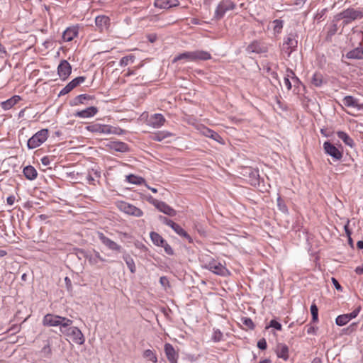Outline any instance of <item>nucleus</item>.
<instances>
[{
	"label": "nucleus",
	"mask_w": 363,
	"mask_h": 363,
	"mask_svg": "<svg viewBox=\"0 0 363 363\" xmlns=\"http://www.w3.org/2000/svg\"><path fill=\"white\" fill-rule=\"evenodd\" d=\"M73 321L66 317L58 315L48 313L43 318V325L48 327L60 326V331L62 333L65 328L70 326Z\"/></svg>",
	"instance_id": "f257e3e1"
},
{
	"label": "nucleus",
	"mask_w": 363,
	"mask_h": 363,
	"mask_svg": "<svg viewBox=\"0 0 363 363\" xmlns=\"http://www.w3.org/2000/svg\"><path fill=\"white\" fill-rule=\"evenodd\" d=\"M203 267L219 276L225 277L229 274L228 269L219 261L213 258L206 262Z\"/></svg>",
	"instance_id": "f03ea898"
},
{
	"label": "nucleus",
	"mask_w": 363,
	"mask_h": 363,
	"mask_svg": "<svg viewBox=\"0 0 363 363\" xmlns=\"http://www.w3.org/2000/svg\"><path fill=\"white\" fill-rule=\"evenodd\" d=\"M363 14L359 10L354 9H347L339 13L335 16V20L340 21L343 19L345 24L350 23L356 19L361 18Z\"/></svg>",
	"instance_id": "7ed1b4c3"
},
{
	"label": "nucleus",
	"mask_w": 363,
	"mask_h": 363,
	"mask_svg": "<svg viewBox=\"0 0 363 363\" xmlns=\"http://www.w3.org/2000/svg\"><path fill=\"white\" fill-rule=\"evenodd\" d=\"M48 137V130L42 129L34 134L27 143V146L29 149H35L40 146Z\"/></svg>",
	"instance_id": "20e7f679"
},
{
	"label": "nucleus",
	"mask_w": 363,
	"mask_h": 363,
	"mask_svg": "<svg viewBox=\"0 0 363 363\" xmlns=\"http://www.w3.org/2000/svg\"><path fill=\"white\" fill-rule=\"evenodd\" d=\"M62 333L72 338V341L76 344L83 345L85 342V338L82 331L77 327L72 326V325L65 328Z\"/></svg>",
	"instance_id": "39448f33"
},
{
	"label": "nucleus",
	"mask_w": 363,
	"mask_h": 363,
	"mask_svg": "<svg viewBox=\"0 0 363 363\" xmlns=\"http://www.w3.org/2000/svg\"><path fill=\"white\" fill-rule=\"evenodd\" d=\"M236 4L231 0H222L218 5L216 11L214 18L220 19L228 11L235 9Z\"/></svg>",
	"instance_id": "423d86ee"
},
{
	"label": "nucleus",
	"mask_w": 363,
	"mask_h": 363,
	"mask_svg": "<svg viewBox=\"0 0 363 363\" xmlns=\"http://www.w3.org/2000/svg\"><path fill=\"white\" fill-rule=\"evenodd\" d=\"M151 240L152 242L160 247H162L164 250V252L168 255H173L174 250L172 247L167 242V241L157 233L151 232L150 233Z\"/></svg>",
	"instance_id": "0eeeda50"
},
{
	"label": "nucleus",
	"mask_w": 363,
	"mask_h": 363,
	"mask_svg": "<svg viewBox=\"0 0 363 363\" xmlns=\"http://www.w3.org/2000/svg\"><path fill=\"white\" fill-rule=\"evenodd\" d=\"M88 131L91 133H103V134H112V133H118L116 130L113 129L112 127L108 125H103L99 123H93L90 124L85 128Z\"/></svg>",
	"instance_id": "6e6552de"
},
{
	"label": "nucleus",
	"mask_w": 363,
	"mask_h": 363,
	"mask_svg": "<svg viewBox=\"0 0 363 363\" xmlns=\"http://www.w3.org/2000/svg\"><path fill=\"white\" fill-rule=\"evenodd\" d=\"M148 201L164 214L169 216H174L176 215V211L163 201H158L152 196L148 198Z\"/></svg>",
	"instance_id": "1a4fd4ad"
},
{
	"label": "nucleus",
	"mask_w": 363,
	"mask_h": 363,
	"mask_svg": "<svg viewBox=\"0 0 363 363\" xmlns=\"http://www.w3.org/2000/svg\"><path fill=\"white\" fill-rule=\"evenodd\" d=\"M118 208L125 213L140 217L143 215V211L136 206L127 202L121 201L118 203Z\"/></svg>",
	"instance_id": "9d476101"
},
{
	"label": "nucleus",
	"mask_w": 363,
	"mask_h": 363,
	"mask_svg": "<svg viewBox=\"0 0 363 363\" xmlns=\"http://www.w3.org/2000/svg\"><path fill=\"white\" fill-rule=\"evenodd\" d=\"M323 149L325 152L332 157L335 160H340L342 157V150H340L329 141H325L323 143Z\"/></svg>",
	"instance_id": "9b49d317"
},
{
	"label": "nucleus",
	"mask_w": 363,
	"mask_h": 363,
	"mask_svg": "<svg viewBox=\"0 0 363 363\" xmlns=\"http://www.w3.org/2000/svg\"><path fill=\"white\" fill-rule=\"evenodd\" d=\"M98 237L101 242L109 250L116 252H121L122 251V247L119 245H118L116 242L113 241L112 240L107 238L106 235H104V233L98 232Z\"/></svg>",
	"instance_id": "f8f14e48"
},
{
	"label": "nucleus",
	"mask_w": 363,
	"mask_h": 363,
	"mask_svg": "<svg viewBox=\"0 0 363 363\" xmlns=\"http://www.w3.org/2000/svg\"><path fill=\"white\" fill-rule=\"evenodd\" d=\"M296 46H297V40L296 39V35L293 33H290L286 38V40H284V42L283 43L282 49L289 56L290 54L291 53V52L295 50Z\"/></svg>",
	"instance_id": "ddd939ff"
},
{
	"label": "nucleus",
	"mask_w": 363,
	"mask_h": 363,
	"mask_svg": "<svg viewBox=\"0 0 363 363\" xmlns=\"http://www.w3.org/2000/svg\"><path fill=\"white\" fill-rule=\"evenodd\" d=\"M72 72L70 64L65 60L60 62L57 67V73L60 79L65 80L69 76Z\"/></svg>",
	"instance_id": "4468645a"
},
{
	"label": "nucleus",
	"mask_w": 363,
	"mask_h": 363,
	"mask_svg": "<svg viewBox=\"0 0 363 363\" xmlns=\"http://www.w3.org/2000/svg\"><path fill=\"white\" fill-rule=\"evenodd\" d=\"M164 353L169 363H177L179 354L170 343H165Z\"/></svg>",
	"instance_id": "2eb2a0df"
},
{
	"label": "nucleus",
	"mask_w": 363,
	"mask_h": 363,
	"mask_svg": "<svg viewBox=\"0 0 363 363\" xmlns=\"http://www.w3.org/2000/svg\"><path fill=\"white\" fill-rule=\"evenodd\" d=\"M95 23L100 32L108 30L110 26V19L106 16H99L95 19Z\"/></svg>",
	"instance_id": "dca6fc26"
},
{
	"label": "nucleus",
	"mask_w": 363,
	"mask_h": 363,
	"mask_svg": "<svg viewBox=\"0 0 363 363\" xmlns=\"http://www.w3.org/2000/svg\"><path fill=\"white\" fill-rule=\"evenodd\" d=\"M165 123L164 117L160 113L152 115L148 120V125L154 128H159Z\"/></svg>",
	"instance_id": "f3484780"
},
{
	"label": "nucleus",
	"mask_w": 363,
	"mask_h": 363,
	"mask_svg": "<svg viewBox=\"0 0 363 363\" xmlns=\"http://www.w3.org/2000/svg\"><path fill=\"white\" fill-rule=\"evenodd\" d=\"M85 81L84 77H78L67 84L60 92V95H65L71 91L77 86Z\"/></svg>",
	"instance_id": "a211bd4d"
},
{
	"label": "nucleus",
	"mask_w": 363,
	"mask_h": 363,
	"mask_svg": "<svg viewBox=\"0 0 363 363\" xmlns=\"http://www.w3.org/2000/svg\"><path fill=\"white\" fill-rule=\"evenodd\" d=\"M342 104L357 111L363 109V105L359 104L358 101L352 96H347L344 97L342 99Z\"/></svg>",
	"instance_id": "6ab92c4d"
},
{
	"label": "nucleus",
	"mask_w": 363,
	"mask_h": 363,
	"mask_svg": "<svg viewBox=\"0 0 363 363\" xmlns=\"http://www.w3.org/2000/svg\"><path fill=\"white\" fill-rule=\"evenodd\" d=\"M154 5L160 9H168L179 5L178 0H155Z\"/></svg>",
	"instance_id": "aec40b11"
},
{
	"label": "nucleus",
	"mask_w": 363,
	"mask_h": 363,
	"mask_svg": "<svg viewBox=\"0 0 363 363\" xmlns=\"http://www.w3.org/2000/svg\"><path fill=\"white\" fill-rule=\"evenodd\" d=\"M276 354L279 358L286 361L289 359V347L285 344H278L276 349Z\"/></svg>",
	"instance_id": "412c9836"
},
{
	"label": "nucleus",
	"mask_w": 363,
	"mask_h": 363,
	"mask_svg": "<svg viewBox=\"0 0 363 363\" xmlns=\"http://www.w3.org/2000/svg\"><path fill=\"white\" fill-rule=\"evenodd\" d=\"M98 110L94 106H90L80 111H77L74 116L79 118H89L94 116Z\"/></svg>",
	"instance_id": "4be33fe9"
},
{
	"label": "nucleus",
	"mask_w": 363,
	"mask_h": 363,
	"mask_svg": "<svg viewBox=\"0 0 363 363\" xmlns=\"http://www.w3.org/2000/svg\"><path fill=\"white\" fill-rule=\"evenodd\" d=\"M78 34V30L75 27L68 28H67L63 34L62 39L64 41L69 42L72 40Z\"/></svg>",
	"instance_id": "5701e85b"
},
{
	"label": "nucleus",
	"mask_w": 363,
	"mask_h": 363,
	"mask_svg": "<svg viewBox=\"0 0 363 363\" xmlns=\"http://www.w3.org/2000/svg\"><path fill=\"white\" fill-rule=\"evenodd\" d=\"M347 59L363 60V47H358L347 52Z\"/></svg>",
	"instance_id": "b1692460"
},
{
	"label": "nucleus",
	"mask_w": 363,
	"mask_h": 363,
	"mask_svg": "<svg viewBox=\"0 0 363 363\" xmlns=\"http://www.w3.org/2000/svg\"><path fill=\"white\" fill-rule=\"evenodd\" d=\"M111 150L117 152H124L128 150V146L125 143L120 141H113L107 145Z\"/></svg>",
	"instance_id": "393cba45"
},
{
	"label": "nucleus",
	"mask_w": 363,
	"mask_h": 363,
	"mask_svg": "<svg viewBox=\"0 0 363 363\" xmlns=\"http://www.w3.org/2000/svg\"><path fill=\"white\" fill-rule=\"evenodd\" d=\"M194 61H199V60H208L211 58V55L209 52L204 50H194L192 51Z\"/></svg>",
	"instance_id": "a878e982"
},
{
	"label": "nucleus",
	"mask_w": 363,
	"mask_h": 363,
	"mask_svg": "<svg viewBox=\"0 0 363 363\" xmlns=\"http://www.w3.org/2000/svg\"><path fill=\"white\" fill-rule=\"evenodd\" d=\"M179 60H184V62H194L192 51L185 52L177 55L174 58L173 62H176Z\"/></svg>",
	"instance_id": "bb28decb"
},
{
	"label": "nucleus",
	"mask_w": 363,
	"mask_h": 363,
	"mask_svg": "<svg viewBox=\"0 0 363 363\" xmlns=\"http://www.w3.org/2000/svg\"><path fill=\"white\" fill-rule=\"evenodd\" d=\"M21 98L19 96H13L11 99L3 101L1 104V106L4 110H9L11 108H12L15 104H16L19 101Z\"/></svg>",
	"instance_id": "cd10ccee"
},
{
	"label": "nucleus",
	"mask_w": 363,
	"mask_h": 363,
	"mask_svg": "<svg viewBox=\"0 0 363 363\" xmlns=\"http://www.w3.org/2000/svg\"><path fill=\"white\" fill-rule=\"evenodd\" d=\"M123 259L125 261L130 272L134 274L136 272V267L132 257L128 253H124L123 255Z\"/></svg>",
	"instance_id": "c85d7f7f"
},
{
	"label": "nucleus",
	"mask_w": 363,
	"mask_h": 363,
	"mask_svg": "<svg viewBox=\"0 0 363 363\" xmlns=\"http://www.w3.org/2000/svg\"><path fill=\"white\" fill-rule=\"evenodd\" d=\"M23 174L25 177L30 179L33 180L36 178L37 177V171L32 166H27L23 169Z\"/></svg>",
	"instance_id": "c756f323"
},
{
	"label": "nucleus",
	"mask_w": 363,
	"mask_h": 363,
	"mask_svg": "<svg viewBox=\"0 0 363 363\" xmlns=\"http://www.w3.org/2000/svg\"><path fill=\"white\" fill-rule=\"evenodd\" d=\"M337 135L340 139H341L347 145L352 147L354 146L353 140L345 132L338 131Z\"/></svg>",
	"instance_id": "7c9ffc66"
},
{
	"label": "nucleus",
	"mask_w": 363,
	"mask_h": 363,
	"mask_svg": "<svg viewBox=\"0 0 363 363\" xmlns=\"http://www.w3.org/2000/svg\"><path fill=\"white\" fill-rule=\"evenodd\" d=\"M248 50L252 52L262 53L265 52L267 49L264 46H261L259 43L254 42L250 44L248 48Z\"/></svg>",
	"instance_id": "2f4dec72"
},
{
	"label": "nucleus",
	"mask_w": 363,
	"mask_h": 363,
	"mask_svg": "<svg viewBox=\"0 0 363 363\" xmlns=\"http://www.w3.org/2000/svg\"><path fill=\"white\" fill-rule=\"evenodd\" d=\"M311 82L315 86H320L323 82V77L320 73L315 72L313 75Z\"/></svg>",
	"instance_id": "473e14b6"
},
{
	"label": "nucleus",
	"mask_w": 363,
	"mask_h": 363,
	"mask_svg": "<svg viewBox=\"0 0 363 363\" xmlns=\"http://www.w3.org/2000/svg\"><path fill=\"white\" fill-rule=\"evenodd\" d=\"M174 231L182 237H183L185 240L188 241L189 243L193 242V239L190 236V235L184 230V228H173Z\"/></svg>",
	"instance_id": "72a5a7b5"
},
{
	"label": "nucleus",
	"mask_w": 363,
	"mask_h": 363,
	"mask_svg": "<svg viewBox=\"0 0 363 363\" xmlns=\"http://www.w3.org/2000/svg\"><path fill=\"white\" fill-rule=\"evenodd\" d=\"M349 322L350 320L346 314L340 315L335 318V323L338 326H344Z\"/></svg>",
	"instance_id": "f704fd0d"
},
{
	"label": "nucleus",
	"mask_w": 363,
	"mask_h": 363,
	"mask_svg": "<svg viewBox=\"0 0 363 363\" xmlns=\"http://www.w3.org/2000/svg\"><path fill=\"white\" fill-rule=\"evenodd\" d=\"M1 230L8 237L10 242H16V235L13 228H1Z\"/></svg>",
	"instance_id": "c9c22d12"
},
{
	"label": "nucleus",
	"mask_w": 363,
	"mask_h": 363,
	"mask_svg": "<svg viewBox=\"0 0 363 363\" xmlns=\"http://www.w3.org/2000/svg\"><path fill=\"white\" fill-rule=\"evenodd\" d=\"M311 313L312 315L311 321L313 323H317L318 321V308L315 303L311 306Z\"/></svg>",
	"instance_id": "e433bc0d"
},
{
	"label": "nucleus",
	"mask_w": 363,
	"mask_h": 363,
	"mask_svg": "<svg viewBox=\"0 0 363 363\" xmlns=\"http://www.w3.org/2000/svg\"><path fill=\"white\" fill-rule=\"evenodd\" d=\"M171 135L172 134L169 132H160L155 134L152 136V139L155 141H162Z\"/></svg>",
	"instance_id": "4c0bfd02"
},
{
	"label": "nucleus",
	"mask_w": 363,
	"mask_h": 363,
	"mask_svg": "<svg viewBox=\"0 0 363 363\" xmlns=\"http://www.w3.org/2000/svg\"><path fill=\"white\" fill-rule=\"evenodd\" d=\"M127 180L128 182L135 184H140L145 182L144 179H143L142 177H136L133 174L127 176Z\"/></svg>",
	"instance_id": "58836bf2"
},
{
	"label": "nucleus",
	"mask_w": 363,
	"mask_h": 363,
	"mask_svg": "<svg viewBox=\"0 0 363 363\" xmlns=\"http://www.w3.org/2000/svg\"><path fill=\"white\" fill-rule=\"evenodd\" d=\"M242 323L247 327L250 330H253L255 328V324L252 320L248 317H242L240 319Z\"/></svg>",
	"instance_id": "ea45409f"
},
{
	"label": "nucleus",
	"mask_w": 363,
	"mask_h": 363,
	"mask_svg": "<svg viewBox=\"0 0 363 363\" xmlns=\"http://www.w3.org/2000/svg\"><path fill=\"white\" fill-rule=\"evenodd\" d=\"M134 60L135 57L131 55L123 57L120 61V65L121 66H127L130 63H133L134 62Z\"/></svg>",
	"instance_id": "a19ab883"
},
{
	"label": "nucleus",
	"mask_w": 363,
	"mask_h": 363,
	"mask_svg": "<svg viewBox=\"0 0 363 363\" xmlns=\"http://www.w3.org/2000/svg\"><path fill=\"white\" fill-rule=\"evenodd\" d=\"M223 335L219 329H216V330L214 329L213 333L212 335V340L213 342H218L223 340Z\"/></svg>",
	"instance_id": "79ce46f5"
},
{
	"label": "nucleus",
	"mask_w": 363,
	"mask_h": 363,
	"mask_svg": "<svg viewBox=\"0 0 363 363\" xmlns=\"http://www.w3.org/2000/svg\"><path fill=\"white\" fill-rule=\"evenodd\" d=\"M144 357L148 358L153 362H156L157 361V357L151 350H146L144 352Z\"/></svg>",
	"instance_id": "37998d69"
},
{
	"label": "nucleus",
	"mask_w": 363,
	"mask_h": 363,
	"mask_svg": "<svg viewBox=\"0 0 363 363\" xmlns=\"http://www.w3.org/2000/svg\"><path fill=\"white\" fill-rule=\"evenodd\" d=\"M274 23V30L277 33H280L283 28V21L281 20H274L273 21Z\"/></svg>",
	"instance_id": "c03bdc74"
},
{
	"label": "nucleus",
	"mask_w": 363,
	"mask_h": 363,
	"mask_svg": "<svg viewBox=\"0 0 363 363\" xmlns=\"http://www.w3.org/2000/svg\"><path fill=\"white\" fill-rule=\"evenodd\" d=\"M361 309H362L361 306H359L352 312L346 314V315H347V318L350 320V321L352 319L355 318L358 315V314L359 313Z\"/></svg>",
	"instance_id": "a18cd8bd"
},
{
	"label": "nucleus",
	"mask_w": 363,
	"mask_h": 363,
	"mask_svg": "<svg viewBox=\"0 0 363 363\" xmlns=\"http://www.w3.org/2000/svg\"><path fill=\"white\" fill-rule=\"evenodd\" d=\"M42 352L44 353V355L47 357H50L51 356L52 350L49 343H48L43 347Z\"/></svg>",
	"instance_id": "49530a36"
},
{
	"label": "nucleus",
	"mask_w": 363,
	"mask_h": 363,
	"mask_svg": "<svg viewBox=\"0 0 363 363\" xmlns=\"http://www.w3.org/2000/svg\"><path fill=\"white\" fill-rule=\"evenodd\" d=\"M269 327H272V328H273L277 330H279V331L281 330V329H282L281 324L274 319H272L270 320Z\"/></svg>",
	"instance_id": "de8ad7c7"
},
{
	"label": "nucleus",
	"mask_w": 363,
	"mask_h": 363,
	"mask_svg": "<svg viewBox=\"0 0 363 363\" xmlns=\"http://www.w3.org/2000/svg\"><path fill=\"white\" fill-rule=\"evenodd\" d=\"M160 219L163 224L169 227H174V223L172 220L167 218L166 217L160 216Z\"/></svg>",
	"instance_id": "09e8293b"
},
{
	"label": "nucleus",
	"mask_w": 363,
	"mask_h": 363,
	"mask_svg": "<svg viewBox=\"0 0 363 363\" xmlns=\"http://www.w3.org/2000/svg\"><path fill=\"white\" fill-rule=\"evenodd\" d=\"M257 347H258L259 349H260L262 350H266L267 347V344L266 340L264 338L260 339L257 342Z\"/></svg>",
	"instance_id": "8fccbe9b"
},
{
	"label": "nucleus",
	"mask_w": 363,
	"mask_h": 363,
	"mask_svg": "<svg viewBox=\"0 0 363 363\" xmlns=\"http://www.w3.org/2000/svg\"><path fill=\"white\" fill-rule=\"evenodd\" d=\"M208 138H211L220 143H223L222 138L216 132L213 130Z\"/></svg>",
	"instance_id": "3c124183"
},
{
	"label": "nucleus",
	"mask_w": 363,
	"mask_h": 363,
	"mask_svg": "<svg viewBox=\"0 0 363 363\" xmlns=\"http://www.w3.org/2000/svg\"><path fill=\"white\" fill-rule=\"evenodd\" d=\"M284 77H287L289 79H291L292 80H294V81H298V79L296 77L294 72L292 70L289 69H288L286 70V76Z\"/></svg>",
	"instance_id": "603ef678"
},
{
	"label": "nucleus",
	"mask_w": 363,
	"mask_h": 363,
	"mask_svg": "<svg viewBox=\"0 0 363 363\" xmlns=\"http://www.w3.org/2000/svg\"><path fill=\"white\" fill-rule=\"evenodd\" d=\"M331 280H332V282H333V286H334V287L335 288V289H336L337 291H342L343 288H342V286L340 284V283L338 282V281H337L335 278H334V277H333V278L331 279Z\"/></svg>",
	"instance_id": "864d4df0"
},
{
	"label": "nucleus",
	"mask_w": 363,
	"mask_h": 363,
	"mask_svg": "<svg viewBox=\"0 0 363 363\" xmlns=\"http://www.w3.org/2000/svg\"><path fill=\"white\" fill-rule=\"evenodd\" d=\"M306 328L307 330L308 334H315V331L318 330L317 327L312 325L311 324H308L306 325Z\"/></svg>",
	"instance_id": "5fc2aeb1"
},
{
	"label": "nucleus",
	"mask_w": 363,
	"mask_h": 363,
	"mask_svg": "<svg viewBox=\"0 0 363 363\" xmlns=\"http://www.w3.org/2000/svg\"><path fill=\"white\" fill-rule=\"evenodd\" d=\"M160 283L164 287H166L167 286H169V281L167 277L165 276L161 277L160 278Z\"/></svg>",
	"instance_id": "6e6d98bb"
},
{
	"label": "nucleus",
	"mask_w": 363,
	"mask_h": 363,
	"mask_svg": "<svg viewBox=\"0 0 363 363\" xmlns=\"http://www.w3.org/2000/svg\"><path fill=\"white\" fill-rule=\"evenodd\" d=\"M201 132L203 135L209 137L210 135L212 133L213 130L206 127H202L201 129Z\"/></svg>",
	"instance_id": "4d7b16f0"
},
{
	"label": "nucleus",
	"mask_w": 363,
	"mask_h": 363,
	"mask_svg": "<svg viewBox=\"0 0 363 363\" xmlns=\"http://www.w3.org/2000/svg\"><path fill=\"white\" fill-rule=\"evenodd\" d=\"M120 235H121V239L123 241L129 242V239L132 238V236L129 233H120Z\"/></svg>",
	"instance_id": "13d9d810"
},
{
	"label": "nucleus",
	"mask_w": 363,
	"mask_h": 363,
	"mask_svg": "<svg viewBox=\"0 0 363 363\" xmlns=\"http://www.w3.org/2000/svg\"><path fill=\"white\" fill-rule=\"evenodd\" d=\"M284 85L286 86L287 90H290L291 89V83L289 79H288L287 77H284Z\"/></svg>",
	"instance_id": "bf43d9fd"
},
{
	"label": "nucleus",
	"mask_w": 363,
	"mask_h": 363,
	"mask_svg": "<svg viewBox=\"0 0 363 363\" xmlns=\"http://www.w3.org/2000/svg\"><path fill=\"white\" fill-rule=\"evenodd\" d=\"M65 282L67 289L68 290L72 289V281H71V279L68 277H66L65 278Z\"/></svg>",
	"instance_id": "052dcab7"
},
{
	"label": "nucleus",
	"mask_w": 363,
	"mask_h": 363,
	"mask_svg": "<svg viewBox=\"0 0 363 363\" xmlns=\"http://www.w3.org/2000/svg\"><path fill=\"white\" fill-rule=\"evenodd\" d=\"M15 201L16 197L13 195L9 196L6 199L7 203L10 206H12L14 203Z\"/></svg>",
	"instance_id": "680f3d73"
},
{
	"label": "nucleus",
	"mask_w": 363,
	"mask_h": 363,
	"mask_svg": "<svg viewBox=\"0 0 363 363\" xmlns=\"http://www.w3.org/2000/svg\"><path fill=\"white\" fill-rule=\"evenodd\" d=\"M147 39L149 40V41L150 43H154L157 40V35L156 34H154V33H152V34H149L147 36Z\"/></svg>",
	"instance_id": "e2e57ef3"
},
{
	"label": "nucleus",
	"mask_w": 363,
	"mask_h": 363,
	"mask_svg": "<svg viewBox=\"0 0 363 363\" xmlns=\"http://www.w3.org/2000/svg\"><path fill=\"white\" fill-rule=\"evenodd\" d=\"M355 272L359 275L363 274V264L356 267Z\"/></svg>",
	"instance_id": "0e129e2a"
},
{
	"label": "nucleus",
	"mask_w": 363,
	"mask_h": 363,
	"mask_svg": "<svg viewBox=\"0 0 363 363\" xmlns=\"http://www.w3.org/2000/svg\"><path fill=\"white\" fill-rule=\"evenodd\" d=\"M87 98H88V96L86 94H82V95H79L77 96V99L80 103H82L83 100L86 99Z\"/></svg>",
	"instance_id": "69168bd1"
},
{
	"label": "nucleus",
	"mask_w": 363,
	"mask_h": 363,
	"mask_svg": "<svg viewBox=\"0 0 363 363\" xmlns=\"http://www.w3.org/2000/svg\"><path fill=\"white\" fill-rule=\"evenodd\" d=\"M337 26L336 25H333L332 28L329 31V33L330 35H334L335 33V32L337 31Z\"/></svg>",
	"instance_id": "338daca9"
},
{
	"label": "nucleus",
	"mask_w": 363,
	"mask_h": 363,
	"mask_svg": "<svg viewBox=\"0 0 363 363\" xmlns=\"http://www.w3.org/2000/svg\"><path fill=\"white\" fill-rule=\"evenodd\" d=\"M357 247L358 249H363V240H359L357 243Z\"/></svg>",
	"instance_id": "774afa93"
}]
</instances>
